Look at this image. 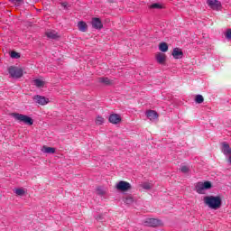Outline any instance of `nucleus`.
Wrapping results in <instances>:
<instances>
[{"instance_id":"nucleus-6","label":"nucleus","mask_w":231,"mask_h":231,"mask_svg":"<svg viewBox=\"0 0 231 231\" xmlns=\"http://www.w3.org/2000/svg\"><path fill=\"white\" fill-rule=\"evenodd\" d=\"M207 5L211 8V10H215L217 12H219L222 8L221 2H219V0H208Z\"/></svg>"},{"instance_id":"nucleus-33","label":"nucleus","mask_w":231,"mask_h":231,"mask_svg":"<svg viewBox=\"0 0 231 231\" xmlns=\"http://www.w3.org/2000/svg\"><path fill=\"white\" fill-rule=\"evenodd\" d=\"M228 161H229V163H231V156H229Z\"/></svg>"},{"instance_id":"nucleus-17","label":"nucleus","mask_w":231,"mask_h":231,"mask_svg":"<svg viewBox=\"0 0 231 231\" xmlns=\"http://www.w3.org/2000/svg\"><path fill=\"white\" fill-rule=\"evenodd\" d=\"M78 28L79 32H88V23H86L84 21H80L78 23Z\"/></svg>"},{"instance_id":"nucleus-5","label":"nucleus","mask_w":231,"mask_h":231,"mask_svg":"<svg viewBox=\"0 0 231 231\" xmlns=\"http://www.w3.org/2000/svg\"><path fill=\"white\" fill-rule=\"evenodd\" d=\"M116 189L117 190H121V192H127V190H131L132 186L131 183L125 180H120L116 185Z\"/></svg>"},{"instance_id":"nucleus-26","label":"nucleus","mask_w":231,"mask_h":231,"mask_svg":"<svg viewBox=\"0 0 231 231\" xmlns=\"http://www.w3.org/2000/svg\"><path fill=\"white\" fill-rule=\"evenodd\" d=\"M195 102L197 104H203V102H205V98L201 95H197L195 97Z\"/></svg>"},{"instance_id":"nucleus-11","label":"nucleus","mask_w":231,"mask_h":231,"mask_svg":"<svg viewBox=\"0 0 231 231\" xmlns=\"http://www.w3.org/2000/svg\"><path fill=\"white\" fill-rule=\"evenodd\" d=\"M91 24L95 30H102V28H104V24H102L100 18H92Z\"/></svg>"},{"instance_id":"nucleus-19","label":"nucleus","mask_w":231,"mask_h":231,"mask_svg":"<svg viewBox=\"0 0 231 231\" xmlns=\"http://www.w3.org/2000/svg\"><path fill=\"white\" fill-rule=\"evenodd\" d=\"M42 151V152H45L46 154H55L56 150L53 147L43 146Z\"/></svg>"},{"instance_id":"nucleus-20","label":"nucleus","mask_w":231,"mask_h":231,"mask_svg":"<svg viewBox=\"0 0 231 231\" xmlns=\"http://www.w3.org/2000/svg\"><path fill=\"white\" fill-rule=\"evenodd\" d=\"M159 50L160 51L165 53V51H169V45L167 44V42H162L159 45Z\"/></svg>"},{"instance_id":"nucleus-18","label":"nucleus","mask_w":231,"mask_h":231,"mask_svg":"<svg viewBox=\"0 0 231 231\" xmlns=\"http://www.w3.org/2000/svg\"><path fill=\"white\" fill-rule=\"evenodd\" d=\"M97 196H106L107 194V189L102 186H98L96 189Z\"/></svg>"},{"instance_id":"nucleus-3","label":"nucleus","mask_w":231,"mask_h":231,"mask_svg":"<svg viewBox=\"0 0 231 231\" xmlns=\"http://www.w3.org/2000/svg\"><path fill=\"white\" fill-rule=\"evenodd\" d=\"M210 189H212V182L209 180L199 181L195 185V190L198 194H205V190H210Z\"/></svg>"},{"instance_id":"nucleus-24","label":"nucleus","mask_w":231,"mask_h":231,"mask_svg":"<svg viewBox=\"0 0 231 231\" xmlns=\"http://www.w3.org/2000/svg\"><path fill=\"white\" fill-rule=\"evenodd\" d=\"M14 193L16 194V196H24V194H26V190H24V189L23 188H18L14 189Z\"/></svg>"},{"instance_id":"nucleus-10","label":"nucleus","mask_w":231,"mask_h":231,"mask_svg":"<svg viewBox=\"0 0 231 231\" xmlns=\"http://www.w3.org/2000/svg\"><path fill=\"white\" fill-rule=\"evenodd\" d=\"M34 102H36V104H39L40 106H46V104H48V102H50V99L42 97V96H35L33 97Z\"/></svg>"},{"instance_id":"nucleus-25","label":"nucleus","mask_w":231,"mask_h":231,"mask_svg":"<svg viewBox=\"0 0 231 231\" xmlns=\"http://www.w3.org/2000/svg\"><path fill=\"white\" fill-rule=\"evenodd\" d=\"M124 202L126 205H133V203H134V199L131 196H128V197L125 198Z\"/></svg>"},{"instance_id":"nucleus-4","label":"nucleus","mask_w":231,"mask_h":231,"mask_svg":"<svg viewBox=\"0 0 231 231\" xmlns=\"http://www.w3.org/2000/svg\"><path fill=\"white\" fill-rule=\"evenodd\" d=\"M8 72L13 79H21L23 77V69L18 67H9Z\"/></svg>"},{"instance_id":"nucleus-23","label":"nucleus","mask_w":231,"mask_h":231,"mask_svg":"<svg viewBox=\"0 0 231 231\" xmlns=\"http://www.w3.org/2000/svg\"><path fill=\"white\" fill-rule=\"evenodd\" d=\"M33 86H36V88H44V81L36 79L33 80Z\"/></svg>"},{"instance_id":"nucleus-32","label":"nucleus","mask_w":231,"mask_h":231,"mask_svg":"<svg viewBox=\"0 0 231 231\" xmlns=\"http://www.w3.org/2000/svg\"><path fill=\"white\" fill-rule=\"evenodd\" d=\"M108 3H115L116 0H107Z\"/></svg>"},{"instance_id":"nucleus-7","label":"nucleus","mask_w":231,"mask_h":231,"mask_svg":"<svg viewBox=\"0 0 231 231\" xmlns=\"http://www.w3.org/2000/svg\"><path fill=\"white\" fill-rule=\"evenodd\" d=\"M162 220L157 219V218H147L144 221L145 226L156 227V226H162Z\"/></svg>"},{"instance_id":"nucleus-1","label":"nucleus","mask_w":231,"mask_h":231,"mask_svg":"<svg viewBox=\"0 0 231 231\" xmlns=\"http://www.w3.org/2000/svg\"><path fill=\"white\" fill-rule=\"evenodd\" d=\"M204 204L212 210H218L221 208L222 200L219 196H206L203 198Z\"/></svg>"},{"instance_id":"nucleus-21","label":"nucleus","mask_w":231,"mask_h":231,"mask_svg":"<svg viewBox=\"0 0 231 231\" xmlns=\"http://www.w3.org/2000/svg\"><path fill=\"white\" fill-rule=\"evenodd\" d=\"M141 189H143L144 190H151L152 189V184L149 182H142L140 184Z\"/></svg>"},{"instance_id":"nucleus-8","label":"nucleus","mask_w":231,"mask_h":231,"mask_svg":"<svg viewBox=\"0 0 231 231\" xmlns=\"http://www.w3.org/2000/svg\"><path fill=\"white\" fill-rule=\"evenodd\" d=\"M108 122H110V124H114L115 125H116L118 124H121L122 116H120V115L118 114H111L109 116Z\"/></svg>"},{"instance_id":"nucleus-14","label":"nucleus","mask_w":231,"mask_h":231,"mask_svg":"<svg viewBox=\"0 0 231 231\" xmlns=\"http://www.w3.org/2000/svg\"><path fill=\"white\" fill-rule=\"evenodd\" d=\"M46 37L48 39H59L60 36L59 35V32H57L54 30H49L45 32Z\"/></svg>"},{"instance_id":"nucleus-31","label":"nucleus","mask_w":231,"mask_h":231,"mask_svg":"<svg viewBox=\"0 0 231 231\" xmlns=\"http://www.w3.org/2000/svg\"><path fill=\"white\" fill-rule=\"evenodd\" d=\"M11 3H14V5H19L20 3H23V0H10Z\"/></svg>"},{"instance_id":"nucleus-27","label":"nucleus","mask_w":231,"mask_h":231,"mask_svg":"<svg viewBox=\"0 0 231 231\" xmlns=\"http://www.w3.org/2000/svg\"><path fill=\"white\" fill-rule=\"evenodd\" d=\"M150 8H153V9H157V10H162V8H163V6L160 4H152V5H150Z\"/></svg>"},{"instance_id":"nucleus-12","label":"nucleus","mask_w":231,"mask_h":231,"mask_svg":"<svg viewBox=\"0 0 231 231\" xmlns=\"http://www.w3.org/2000/svg\"><path fill=\"white\" fill-rule=\"evenodd\" d=\"M155 60H157L158 64H165V61L167 60V55L162 52H157L155 54Z\"/></svg>"},{"instance_id":"nucleus-34","label":"nucleus","mask_w":231,"mask_h":231,"mask_svg":"<svg viewBox=\"0 0 231 231\" xmlns=\"http://www.w3.org/2000/svg\"><path fill=\"white\" fill-rule=\"evenodd\" d=\"M62 6H66V3H63V4H62Z\"/></svg>"},{"instance_id":"nucleus-2","label":"nucleus","mask_w":231,"mask_h":231,"mask_svg":"<svg viewBox=\"0 0 231 231\" xmlns=\"http://www.w3.org/2000/svg\"><path fill=\"white\" fill-rule=\"evenodd\" d=\"M11 116H13L14 120L25 124V125H33V119L26 115L13 113L11 114Z\"/></svg>"},{"instance_id":"nucleus-9","label":"nucleus","mask_w":231,"mask_h":231,"mask_svg":"<svg viewBox=\"0 0 231 231\" xmlns=\"http://www.w3.org/2000/svg\"><path fill=\"white\" fill-rule=\"evenodd\" d=\"M221 152H223V154H225V156H231V148H230V144H228V143L226 142H223L221 143Z\"/></svg>"},{"instance_id":"nucleus-16","label":"nucleus","mask_w":231,"mask_h":231,"mask_svg":"<svg viewBox=\"0 0 231 231\" xmlns=\"http://www.w3.org/2000/svg\"><path fill=\"white\" fill-rule=\"evenodd\" d=\"M98 82L100 84H105V86H111L113 84V80L109 79V78H98Z\"/></svg>"},{"instance_id":"nucleus-15","label":"nucleus","mask_w":231,"mask_h":231,"mask_svg":"<svg viewBox=\"0 0 231 231\" xmlns=\"http://www.w3.org/2000/svg\"><path fill=\"white\" fill-rule=\"evenodd\" d=\"M146 116L149 120H156V118H158V113L154 110H148L146 112Z\"/></svg>"},{"instance_id":"nucleus-30","label":"nucleus","mask_w":231,"mask_h":231,"mask_svg":"<svg viewBox=\"0 0 231 231\" xmlns=\"http://www.w3.org/2000/svg\"><path fill=\"white\" fill-rule=\"evenodd\" d=\"M226 39L231 40V29H227V31L226 32Z\"/></svg>"},{"instance_id":"nucleus-13","label":"nucleus","mask_w":231,"mask_h":231,"mask_svg":"<svg viewBox=\"0 0 231 231\" xmlns=\"http://www.w3.org/2000/svg\"><path fill=\"white\" fill-rule=\"evenodd\" d=\"M171 55L173 59H183V51L180 48H174Z\"/></svg>"},{"instance_id":"nucleus-29","label":"nucleus","mask_w":231,"mask_h":231,"mask_svg":"<svg viewBox=\"0 0 231 231\" xmlns=\"http://www.w3.org/2000/svg\"><path fill=\"white\" fill-rule=\"evenodd\" d=\"M180 171H181V172H183L184 174H187V172H189V171H190V169H189V166H181V167H180Z\"/></svg>"},{"instance_id":"nucleus-28","label":"nucleus","mask_w":231,"mask_h":231,"mask_svg":"<svg viewBox=\"0 0 231 231\" xmlns=\"http://www.w3.org/2000/svg\"><path fill=\"white\" fill-rule=\"evenodd\" d=\"M11 57H12V59H19V57H21V55L19 54V52L12 51Z\"/></svg>"},{"instance_id":"nucleus-22","label":"nucleus","mask_w":231,"mask_h":231,"mask_svg":"<svg viewBox=\"0 0 231 231\" xmlns=\"http://www.w3.org/2000/svg\"><path fill=\"white\" fill-rule=\"evenodd\" d=\"M96 125H102L106 122V119L102 116H97L96 117Z\"/></svg>"}]
</instances>
